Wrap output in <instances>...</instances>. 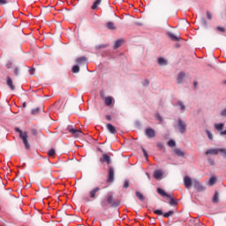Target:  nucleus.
I'll return each mask as SVG.
<instances>
[{
    "label": "nucleus",
    "mask_w": 226,
    "mask_h": 226,
    "mask_svg": "<svg viewBox=\"0 0 226 226\" xmlns=\"http://www.w3.org/2000/svg\"><path fill=\"white\" fill-rule=\"evenodd\" d=\"M102 207H107L110 206V207H117L119 206V200H114V192H109L107 193L104 200L101 201Z\"/></svg>",
    "instance_id": "nucleus-1"
},
{
    "label": "nucleus",
    "mask_w": 226,
    "mask_h": 226,
    "mask_svg": "<svg viewBox=\"0 0 226 226\" xmlns=\"http://www.w3.org/2000/svg\"><path fill=\"white\" fill-rule=\"evenodd\" d=\"M15 132H17L18 133H19V139H21L25 148L26 149H31V145H29V136L27 135V132H22V130H20V128L19 127H15Z\"/></svg>",
    "instance_id": "nucleus-2"
},
{
    "label": "nucleus",
    "mask_w": 226,
    "mask_h": 226,
    "mask_svg": "<svg viewBox=\"0 0 226 226\" xmlns=\"http://www.w3.org/2000/svg\"><path fill=\"white\" fill-rule=\"evenodd\" d=\"M67 130L76 139H79V137H82L84 135V132H82V131H80L79 129H75V128H73L72 126H70V125L67 127Z\"/></svg>",
    "instance_id": "nucleus-3"
},
{
    "label": "nucleus",
    "mask_w": 226,
    "mask_h": 226,
    "mask_svg": "<svg viewBox=\"0 0 226 226\" xmlns=\"http://www.w3.org/2000/svg\"><path fill=\"white\" fill-rule=\"evenodd\" d=\"M177 128L182 134L186 133V123L183 122L181 118L177 120Z\"/></svg>",
    "instance_id": "nucleus-4"
},
{
    "label": "nucleus",
    "mask_w": 226,
    "mask_h": 226,
    "mask_svg": "<svg viewBox=\"0 0 226 226\" xmlns=\"http://www.w3.org/2000/svg\"><path fill=\"white\" fill-rule=\"evenodd\" d=\"M114 175H115L114 168L109 167L108 170V177H107L106 183H112L114 181Z\"/></svg>",
    "instance_id": "nucleus-5"
},
{
    "label": "nucleus",
    "mask_w": 226,
    "mask_h": 226,
    "mask_svg": "<svg viewBox=\"0 0 226 226\" xmlns=\"http://www.w3.org/2000/svg\"><path fill=\"white\" fill-rule=\"evenodd\" d=\"M192 185L198 192H204L206 190V187L200 184L197 179L192 180Z\"/></svg>",
    "instance_id": "nucleus-6"
},
{
    "label": "nucleus",
    "mask_w": 226,
    "mask_h": 226,
    "mask_svg": "<svg viewBox=\"0 0 226 226\" xmlns=\"http://www.w3.org/2000/svg\"><path fill=\"white\" fill-rule=\"evenodd\" d=\"M145 134L147 135V137H148V139H154V137H156V132L151 127L146 129Z\"/></svg>",
    "instance_id": "nucleus-7"
},
{
    "label": "nucleus",
    "mask_w": 226,
    "mask_h": 226,
    "mask_svg": "<svg viewBox=\"0 0 226 226\" xmlns=\"http://www.w3.org/2000/svg\"><path fill=\"white\" fill-rule=\"evenodd\" d=\"M101 188L100 187H95L94 189H92L89 192V198L92 199L93 200H94L96 199V197L98 196V192H100Z\"/></svg>",
    "instance_id": "nucleus-8"
},
{
    "label": "nucleus",
    "mask_w": 226,
    "mask_h": 226,
    "mask_svg": "<svg viewBox=\"0 0 226 226\" xmlns=\"http://www.w3.org/2000/svg\"><path fill=\"white\" fill-rule=\"evenodd\" d=\"M184 184H185V188L190 189L192 188V185H193V182L192 181V178L188 176H185L184 177Z\"/></svg>",
    "instance_id": "nucleus-9"
},
{
    "label": "nucleus",
    "mask_w": 226,
    "mask_h": 226,
    "mask_svg": "<svg viewBox=\"0 0 226 226\" xmlns=\"http://www.w3.org/2000/svg\"><path fill=\"white\" fill-rule=\"evenodd\" d=\"M101 163H107V165H110L111 160L110 156H109L107 154H102V158H100Z\"/></svg>",
    "instance_id": "nucleus-10"
},
{
    "label": "nucleus",
    "mask_w": 226,
    "mask_h": 226,
    "mask_svg": "<svg viewBox=\"0 0 226 226\" xmlns=\"http://www.w3.org/2000/svg\"><path fill=\"white\" fill-rule=\"evenodd\" d=\"M157 193H159V195H161L162 197H167L168 199H170V195L163 191V189L162 188H157Z\"/></svg>",
    "instance_id": "nucleus-11"
},
{
    "label": "nucleus",
    "mask_w": 226,
    "mask_h": 226,
    "mask_svg": "<svg viewBox=\"0 0 226 226\" xmlns=\"http://www.w3.org/2000/svg\"><path fill=\"white\" fill-rule=\"evenodd\" d=\"M7 86L11 91H15V85H13V80L10 77H7Z\"/></svg>",
    "instance_id": "nucleus-12"
},
{
    "label": "nucleus",
    "mask_w": 226,
    "mask_h": 226,
    "mask_svg": "<svg viewBox=\"0 0 226 226\" xmlns=\"http://www.w3.org/2000/svg\"><path fill=\"white\" fill-rule=\"evenodd\" d=\"M162 176H163V172L160 170H157L154 172V179H162Z\"/></svg>",
    "instance_id": "nucleus-13"
},
{
    "label": "nucleus",
    "mask_w": 226,
    "mask_h": 226,
    "mask_svg": "<svg viewBox=\"0 0 226 226\" xmlns=\"http://www.w3.org/2000/svg\"><path fill=\"white\" fill-rule=\"evenodd\" d=\"M220 153V148L208 149L206 151V154H218Z\"/></svg>",
    "instance_id": "nucleus-14"
},
{
    "label": "nucleus",
    "mask_w": 226,
    "mask_h": 226,
    "mask_svg": "<svg viewBox=\"0 0 226 226\" xmlns=\"http://www.w3.org/2000/svg\"><path fill=\"white\" fill-rule=\"evenodd\" d=\"M112 102H114V99L112 97H106L104 99V103L107 107H110V105H112Z\"/></svg>",
    "instance_id": "nucleus-15"
},
{
    "label": "nucleus",
    "mask_w": 226,
    "mask_h": 226,
    "mask_svg": "<svg viewBox=\"0 0 226 226\" xmlns=\"http://www.w3.org/2000/svg\"><path fill=\"white\" fill-rule=\"evenodd\" d=\"M86 61H87L86 56H80L76 60V63H78V64H86Z\"/></svg>",
    "instance_id": "nucleus-16"
},
{
    "label": "nucleus",
    "mask_w": 226,
    "mask_h": 226,
    "mask_svg": "<svg viewBox=\"0 0 226 226\" xmlns=\"http://www.w3.org/2000/svg\"><path fill=\"white\" fill-rule=\"evenodd\" d=\"M107 129L109 130V132H110V133H116V127H114V125H112V124H107Z\"/></svg>",
    "instance_id": "nucleus-17"
},
{
    "label": "nucleus",
    "mask_w": 226,
    "mask_h": 226,
    "mask_svg": "<svg viewBox=\"0 0 226 226\" xmlns=\"http://www.w3.org/2000/svg\"><path fill=\"white\" fill-rule=\"evenodd\" d=\"M219 200H220V194L218 193V192H215L213 197V202L215 204H218Z\"/></svg>",
    "instance_id": "nucleus-18"
},
{
    "label": "nucleus",
    "mask_w": 226,
    "mask_h": 226,
    "mask_svg": "<svg viewBox=\"0 0 226 226\" xmlns=\"http://www.w3.org/2000/svg\"><path fill=\"white\" fill-rule=\"evenodd\" d=\"M214 185H216V177H211L208 181V186H214Z\"/></svg>",
    "instance_id": "nucleus-19"
},
{
    "label": "nucleus",
    "mask_w": 226,
    "mask_h": 226,
    "mask_svg": "<svg viewBox=\"0 0 226 226\" xmlns=\"http://www.w3.org/2000/svg\"><path fill=\"white\" fill-rule=\"evenodd\" d=\"M123 43H124V40H118L115 42L114 45V49H119V47H121V45H123Z\"/></svg>",
    "instance_id": "nucleus-20"
},
{
    "label": "nucleus",
    "mask_w": 226,
    "mask_h": 226,
    "mask_svg": "<svg viewBox=\"0 0 226 226\" xmlns=\"http://www.w3.org/2000/svg\"><path fill=\"white\" fill-rule=\"evenodd\" d=\"M185 79V72H180L177 77V84H181Z\"/></svg>",
    "instance_id": "nucleus-21"
},
{
    "label": "nucleus",
    "mask_w": 226,
    "mask_h": 226,
    "mask_svg": "<svg viewBox=\"0 0 226 226\" xmlns=\"http://www.w3.org/2000/svg\"><path fill=\"white\" fill-rule=\"evenodd\" d=\"M223 126H225L223 124H215V128L218 132H222V130H223Z\"/></svg>",
    "instance_id": "nucleus-22"
},
{
    "label": "nucleus",
    "mask_w": 226,
    "mask_h": 226,
    "mask_svg": "<svg viewBox=\"0 0 226 226\" xmlns=\"http://www.w3.org/2000/svg\"><path fill=\"white\" fill-rule=\"evenodd\" d=\"M136 197L139 199V200H141V201L145 200L144 195L140 192H136Z\"/></svg>",
    "instance_id": "nucleus-23"
},
{
    "label": "nucleus",
    "mask_w": 226,
    "mask_h": 226,
    "mask_svg": "<svg viewBox=\"0 0 226 226\" xmlns=\"http://www.w3.org/2000/svg\"><path fill=\"white\" fill-rule=\"evenodd\" d=\"M158 64H160L161 66H165V64H167V61L164 58H158Z\"/></svg>",
    "instance_id": "nucleus-24"
},
{
    "label": "nucleus",
    "mask_w": 226,
    "mask_h": 226,
    "mask_svg": "<svg viewBox=\"0 0 226 226\" xmlns=\"http://www.w3.org/2000/svg\"><path fill=\"white\" fill-rule=\"evenodd\" d=\"M100 3H102V0H95L94 4L92 5V10H96Z\"/></svg>",
    "instance_id": "nucleus-25"
},
{
    "label": "nucleus",
    "mask_w": 226,
    "mask_h": 226,
    "mask_svg": "<svg viewBox=\"0 0 226 226\" xmlns=\"http://www.w3.org/2000/svg\"><path fill=\"white\" fill-rule=\"evenodd\" d=\"M169 36H170V38H171L173 40V41H179V40H180L179 37L174 35V34H171V33L169 34Z\"/></svg>",
    "instance_id": "nucleus-26"
},
{
    "label": "nucleus",
    "mask_w": 226,
    "mask_h": 226,
    "mask_svg": "<svg viewBox=\"0 0 226 226\" xmlns=\"http://www.w3.org/2000/svg\"><path fill=\"white\" fill-rule=\"evenodd\" d=\"M175 154H177V156H185V153L179 148L175 149Z\"/></svg>",
    "instance_id": "nucleus-27"
},
{
    "label": "nucleus",
    "mask_w": 226,
    "mask_h": 226,
    "mask_svg": "<svg viewBox=\"0 0 226 226\" xmlns=\"http://www.w3.org/2000/svg\"><path fill=\"white\" fill-rule=\"evenodd\" d=\"M107 27H108V29H111V30L116 29V26L114 25L113 22H108L107 23Z\"/></svg>",
    "instance_id": "nucleus-28"
},
{
    "label": "nucleus",
    "mask_w": 226,
    "mask_h": 226,
    "mask_svg": "<svg viewBox=\"0 0 226 226\" xmlns=\"http://www.w3.org/2000/svg\"><path fill=\"white\" fill-rule=\"evenodd\" d=\"M80 72V67L79 65H74L72 67V73H79Z\"/></svg>",
    "instance_id": "nucleus-29"
},
{
    "label": "nucleus",
    "mask_w": 226,
    "mask_h": 226,
    "mask_svg": "<svg viewBox=\"0 0 226 226\" xmlns=\"http://www.w3.org/2000/svg\"><path fill=\"white\" fill-rule=\"evenodd\" d=\"M168 146L170 147H176V141H174V139H170L168 141Z\"/></svg>",
    "instance_id": "nucleus-30"
},
{
    "label": "nucleus",
    "mask_w": 226,
    "mask_h": 226,
    "mask_svg": "<svg viewBox=\"0 0 226 226\" xmlns=\"http://www.w3.org/2000/svg\"><path fill=\"white\" fill-rule=\"evenodd\" d=\"M55 154H56V150H55L54 148H51V149L48 152V155H49V157H53V156H55Z\"/></svg>",
    "instance_id": "nucleus-31"
},
{
    "label": "nucleus",
    "mask_w": 226,
    "mask_h": 226,
    "mask_svg": "<svg viewBox=\"0 0 226 226\" xmlns=\"http://www.w3.org/2000/svg\"><path fill=\"white\" fill-rule=\"evenodd\" d=\"M170 206H177V200H176L174 198L170 197Z\"/></svg>",
    "instance_id": "nucleus-32"
},
{
    "label": "nucleus",
    "mask_w": 226,
    "mask_h": 226,
    "mask_svg": "<svg viewBox=\"0 0 226 226\" xmlns=\"http://www.w3.org/2000/svg\"><path fill=\"white\" fill-rule=\"evenodd\" d=\"M164 218H169L170 216H172L174 215V212L172 210H170L168 213L162 214Z\"/></svg>",
    "instance_id": "nucleus-33"
},
{
    "label": "nucleus",
    "mask_w": 226,
    "mask_h": 226,
    "mask_svg": "<svg viewBox=\"0 0 226 226\" xmlns=\"http://www.w3.org/2000/svg\"><path fill=\"white\" fill-rule=\"evenodd\" d=\"M219 153H222L223 158H226V149L225 148H219Z\"/></svg>",
    "instance_id": "nucleus-34"
},
{
    "label": "nucleus",
    "mask_w": 226,
    "mask_h": 226,
    "mask_svg": "<svg viewBox=\"0 0 226 226\" xmlns=\"http://www.w3.org/2000/svg\"><path fill=\"white\" fill-rule=\"evenodd\" d=\"M206 133H207L209 140H213V134L211 133V132H209V130H207Z\"/></svg>",
    "instance_id": "nucleus-35"
},
{
    "label": "nucleus",
    "mask_w": 226,
    "mask_h": 226,
    "mask_svg": "<svg viewBox=\"0 0 226 226\" xmlns=\"http://www.w3.org/2000/svg\"><path fill=\"white\" fill-rule=\"evenodd\" d=\"M177 105H179L181 110H185V104L182 102H178Z\"/></svg>",
    "instance_id": "nucleus-36"
},
{
    "label": "nucleus",
    "mask_w": 226,
    "mask_h": 226,
    "mask_svg": "<svg viewBox=\"0 0 226 226\" xmlns=\"http://www.w3.org/2000/svg\"><path fill=\"white\" fill-rule=\"evenodd\" d=\"M130 187V182L128 180H125L124 183V188H129Z\"/></svg>",
    "instance_id": "nucleus-37"
},
{
    "label": "nucleus",
    "mask_w": 226,
    "mask_h": 226,
    "mask_svg": "<svg viewBox=\"0 0 226 226\" xmlns=\"http://www.w3.org/2000/svg\"><path fill=\"white\" fill-rule=\"evenodd\" d=\"M154 215H163V211H162V210H160V209L154 210Z\"/></svg>",
    "instance_id": "nucleus-38"
},
{
    "label": "nucleus",
    "mask_w": 226,
    "mask_h": 226,
    "mask_svg": "<svg viewBox=\"0 0 226 226\" xmlns=\"http://www.w3.org/2000/svg\"><path fill=\"white\" fill-rule=\"evenodd\" d=\"M38 112H40V109L39 108L32 109V114L33 115H36V114H38Z\"/></svg>",
    "instance_id": "nucleus-39"
},
{
    "label": "nucleus",
    "mask_w": 226,
    "mask_h": 226,
    "mask_svg": "<svg viewBox=\"0 0 226 226\" xmlns=\"http://www.w3.org/2000/svg\"><path fill=\"white\" fill-rule=\"evenodd\" d=\"M217 31H221V33H225V28L222 26H218Z\"/></svg>",
    "instance_id": "nucleus-40"
},
{
    "label": "nucleus",
    "mask_w": 226,
    "mask_h": 226,
    "mask_svg": "<svg viewBox=\"0 0 226 226\" xmlns=\"http://www.w3.org/2000/svg\"><path fill=\"white\" fill-rule=\"evenodd\" d=\"M34 72H36V69L31 68V69L29 70L30 75H34Z\"/></svg>",
    "instance_id": "nucleus-41"
},
{
    "label": "nucleus",
    "mask_w": 226,
    "mask_h": 226,
    "mask_svg": "<svg viewBox=\"0 0 226 226\" xmlns=\"http://www.w3.org/2000/svg\"><path fill=\"white\" fill-rule=\"evenodd\" d=\"M207 17L208 20H211V19H213V15L210 14L209 11L207 12Z\"/></svg>",
    "instance_id": "nucleus-42"
},
{
    "label": "nucleus",
    "mask_w": 226,
    "mask_h": 226,
    "mask_svg": "<svg viewBox=\"0 0 226 226\" xmlns=\"http://www.w3.org/2000/svg\"><path fill=\"white\" fill-rule=\"evenodd\" d=\"M157 147L159 149H163V143H157Z\"/></svg>",
    "instance_id": "nucleus-43"
},
{
    "label": "nucleus",
    "mask_w": 226,
    "mask_h": 226,
    "mask_svg": "<svg viewBox=\"0 0 226 226\" xmlns=\"http://www.w3.org/2000/svg\"><path fill=\"white\" fill-rule=\"evenodd\" d=\"M155 117H156V119H158V121H162V117L160 116V114H156L155 115Z\"/></svg>",
    "instance_id": "nucleus-44"
},
{
    "label": "nucleus",
    "mask_w": 226,
    "mask_h": 226,
    "mask_svg": "<svg viewBox=\"0 0 226 226\" xmlns=\"http://www.w3.org/2000/svg\"><path fill=\"white\" fill-rule=\"evenodd\" d=\"M105 117L108 121H112V117H110V115H106Z\"/></svg>",
    "instance_id": "nucleus-45"
},
{
    "label": "nucleus",
    "mask_w": 226,
    "mask_h": 226,
    "mask_svg": "<svg viewBox=\"0 0 226 226\" xmlns=\"http://www.w3.org/2000/svg\"><path fill=\"white\" fill-rule=\"evenodd\" d=\"M142 151H143L145 158H147L148 155H147V152L146 151V149L142 148Z\"/></svg>",
    "instance_id": "nucleus-46"
},
{
    "label": "nucleus",
    "mask_w": 226,
    "mask_h": 226,
    "mask_svg": "<svg viewBox=\"0 0 226 226\" xmlns=\"http://www.w3.org/2000/svg\"><path fill=\"white\" fill-rule=\"evenodd\" d=\"M19 68L16 67L14 69V73H15L16 76L19 75Z\"/></svg>",
    "instance_id": "nucleus-47"
},
{
    "label": "nucleus",
    "mask_w": 226,
    "mask_h": 226,
    "mask_svg": "<svg viewBox=\"0 0 226 226\" xmlns=\"http://www.w3.org/2000/svg\"><path fill=\"white\" fill-rule=\"evenodd\" d=\"M8 2L6 0H0V4H6Z\"/></svg>",
    "instance_id": "nucleus-48"
},
{
    "label": "nucleus",
    "mask_w": 226,
    "mask_h": 226,
    "mask_svg": "<svg viewBox=\"0 0 226 226\" xmlns=\"http://www.w3.org/2000/svg\"><path fill=\"white\" fill-rule=\"evenodd\" d=\"M83 200H85V202H89L91 200H89V198H83Z\"/></svg>",
    "instance_id": "nucleus-49"
},
{
    "label": "nucleus",
    "mask_w": 226,
    "mask_h": 226,
    "mask_svg": "<svg viewBox=\"0 0 226 226\" xmlns=\"http://www.w3.org/2000/svg\"><path fill=\"white\" fill-rule=\"evenodd\" d=\"M32 133H33V135H36V133H37L36 130H33Z\"/></svg>",
    "instance_id": "nucleus-50"
},
{
    "label": "nucleus",
    "mask_w": 226,
    "mask_h": 226,
    "mask_svg": "<svg viewBox=\"0 0 226 226\" xmlns=\"http://www.w3.org/2000/svg\"><path fill=\"white\" fill-rule=\"evenodd\" d=\"M145 83H146L147 86H149V80L146 79Z\"/></svg>",
    "instance_id": "nucleus-51"
},
{
    "label": "nucleus",
    "mask_w": 226,
    "mask_h": 226,
    "mask_svg": "<svg viewBox=\"0 0 226 226\" xmlns=\"http://www.w3.org/2000/svg\"><path fill=\"white\" fill-rule=\"evenodd\" d=\"M105 47H107V46L106 45H101V46H99V49H103Z\"/></svg>",
    "instance_id": "nucleus-52"
},
{
    "label": "nucleus",
    "mask_w": 226,
    "mask_h": 226,
    "mask_svg": "<svg viewBox=\"0 0 226 226\" xmlns=\"http://www.w3.org/2000/svg\"><path fill=\"white\" fill-rule=\"evenodd\" d=\"M197 85H198L197 81H194V82H193L194 87H197Z\"/></svg>",
    "instance_id": "nucleus-53"
},
{
    "label": "nucleus",
    "mask_w": 226,
    "mask_h": 226,
    "mask_svg": "<svg viewBox=\"0 0 226 226\" xmlns=\"http://www.w3.org/2000/svg\"><path fill=\"white\" fill-rule=\"evenodd\" d=\"M102 189H103V188H109V185L105 184V185L102 186Z\"/></svg>",
    "instance_id": "nucleus-54"
},
{
    "label": "nucleus",
    "mask_w": 226,
    "mask_h": 226,
    "mask_svg": "<svg viewBox=\"0 0 226 226\" xmlns=\"http://www.w3.org/2000/svg\"><path fill=\"white\" fill-rule=\"evenodd\" d=\"M210 163H211V165H215V162H211Z\"/></svg>",
    "instance_id": "nucleus-55"
},
{
    "label": "nucleus",
    "mask_w": 226,
    "mask_h": 226,
    "mask_svg": "<svg viewBox=\"0 0 226 226\" xmlns=\"http://www.w3.org/2000/svg\"><path fill=\"white\" fill-rule=\"evenodd\" d=\"M23 107H26V103H23Z\"/></svg>",
    "instance_id": "nucleus-56"
},
{
    "label": "nucleus",
    "mask_w": 226,
    "mask_h": 226,
    "mask_svg": "<svg viewBox=\"0 0 226 226\" xmlns=\"http://www.w3.org/2000/svg\"><path fill=\"white\" fill-rule=\"evenodd\" d=\"M223 83L226 85V80Z\"/></svg>",
    "instance_id": "nucleus-57"
},
{
    "label": "nucleus",
    "mask_w": 226,
    "mask_h": 226,
    "mask_svg": "<svg viewBox=\"0 0 226 226\" xmlns=\"http://www.w3.org/2000/svg\"><path fill=\"white\" fill-rule=\"evenodd\" d=\"M7 68H10V66H9V65H7Z\"/></svg>",
    "instance_id": "nucleus-58"
}]
</instances>
